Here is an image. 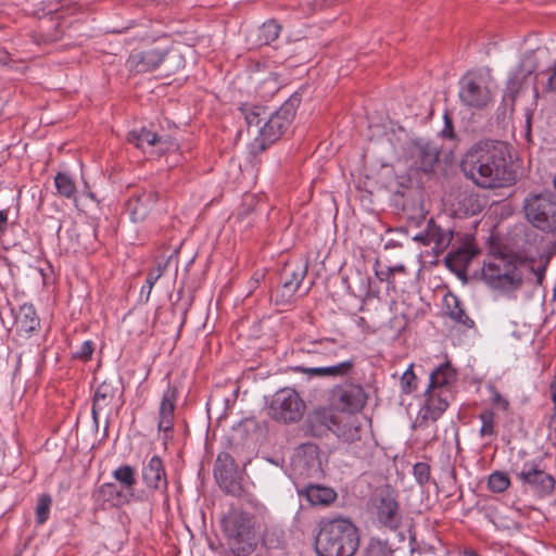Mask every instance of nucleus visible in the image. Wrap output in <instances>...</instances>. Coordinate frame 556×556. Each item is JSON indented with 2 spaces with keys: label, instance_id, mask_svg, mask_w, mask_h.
<instances>
[{
  "label": "nucleus",
  "instance_id": "obj_47",
  "mask_svg": "<svg viewBox=\"0 0 556 556\" xmlns=\"http://www.w3.org/2000/svg\"><path fill=\"white\" fill-rule=\"evenodd\" d=\"M258 108H255L254 110L245 114L247 123L250 126H260L262 123L266 125V117H261V113L258 112Z\"/></svg>",
  "mask_w": 556,
  "mask_h": 556
},
{
  "label": "nucleus",
  "instance_id": "obj_52",
  "mask_svg": "<svg viewBox=\"0 0 556 556\" xmlns=\"http://www.w3.org/2000/svg\"><path fill=\"white\" fill-rule=\"evenodd\" d=\"M442 135L448 138L453 137L452 122L447 116H445V128L442 130Z\"/></svg>",
  "mask_w": 556,
  "mask_h": 556
},
{
  "label": "nucleus",
  "instance_id": "obj_27",
  "mask_svg": "<svg viewBox=\"0 0 556 556\" xmlns=\"http://www.w3.org/2000/svg\"><path fill=\"white\" fill-rule=\"evenodd\" d=\"M456 379V371L450 365L445 363L434 369L429 379L428 388L437 390H448L447 387Z\"/></svg>",
  "mask_w": 556,
  "mask_h": 556
},
{
  "label": "nucleus",
  "instance_id": "obj_40",
  "mask_svg": "<svg viewBox=\"0 0 556 556\" xmlns=\"http://www.w3.org/2000/svg\"><path fill=\"white\" fill-rule=\"evenodd\" d=\"M539 76L545 77L546 83L543 87V91L553 92L556 91V64L540 73Z\"/></svg>",
  "mask_w": 556,
  "mask_h": 556
},
{
  "label": "nucleus",
  "instance_id": "obj_20",
  "mask_svg": "<svg viewBox=\"0 0 556 556\" xmlns=\"http://www.w3.org/2000/svg\"><path fill=\"white\" fill-rule=\"evenodd\" d=\"M305 270L302 267L294 269L290 264L286 263L283 268L280 269V298H286L283 302L280 301V305H291L293 303V295L299 289Z\"/></svg>",
  "mask_w": 556,
  "mask_h": 556
},
{
  "label": "nucleus",
  "instance_id": "obj_35",
  "mask_svg": "<svg viewBox=\"0 0 556 556\" xmlns=\"http://www.w3.org/2000/svg\"><path fill=\"white\" fill-rule=\"evenodd\" d=\"M51 503L52 500L48 494H43L39 497L36 506V522L38 525H42L48 520Z\"/></svg>",
  "mask_w": 556,
  "mask_h": 556
},
{
  "label": "nucleus",
  "instance_id": "obj_48",
  "mask_svg": "<svg viewBox=\"0 0 556 556\" xmlns=\"http://www.w3.org/2000/svg\"><path fill=\"white\" fill-rule=\"evenodd\" d=\"M167 265H168V261L159 263L155 268L149 270L147 276L154 277L155 281H157L165 273Z\"/></svg>",
  "mask_w": 556,
  "mask_h": 556
},
{
  "label": "nucleus",
  "instance_id": "obj_49",
  "mask_svg": "<svg viewBox=\"0 0 556 556\" xmlns=\"http://www.w3.org/2000/svg\"><path fill=\"white\" fill-rule=\"evenodd\" d=\"M266 414L273 419H278V405L275 399H271L270 403L265 406Z\"/></svg>",
  "mask_w": 556,
  "mask_h": 556
},
{
  "label": "nucleus",
  "instance_id": "obj_37",
  "mask_svg": "<svg viewBox=\"0 0 556 556\" xmlns=\"http://www.w3.org/2000/svg\"><path fill=\"white\" fill-rule=\"evenodd\" d=\"M460 203L465 207L464 213L466 215H476L482 210V205L480 204L478 198L472 194L463 195Z\"/></svg>",
  "mask_w": 556,
  "mask_h": 556
},
{
  "label": "nucleus",
  "instance_id": "obj_25",
  "mask_svg": "<svg viewBox=\"0 0 556 556\" xmlns=\"http://www.w3.org/2000/svg\"><path fill=\"white\" fill-rule=\"evenodd\" d=\"M354 367V361L348 359L337 365L327 367H296L295 369L308 376H330V377H344L350 374Z\"/></svg>",
  "mask_w": 556,
  "mask_h": 556
},
{
  "label": "nucleus",
  "instance_id": "obj_32",
  "mask_svg": "<svg viewBox=\"0 0 556 556\" xmlns=\"http://www.w3.org/2000/svg\"><path fill=\"white\" fill-rule=\"evenodd\" d=\"M54 185L58 193L67 199H73L76 194V185L70 175L58 173L54 178Z\"/></svg>",
  "mask_w": 556,
  "mask_h": 556
},
{
  "label": "nucleus",
  "instance_id": "obj_7",
  "mask_svg": "<svg viewBox=\"0 0 556 556\" xmlns=\"http://www.w3.org/2000/svg\"><path fill=\"white\" fill-rule=\"evenodd\" d=\"M370 511L375 520L384 528L396 530L402 523V513L394 491L379 489L370 500Z\"/></svg>",
  "mask_w": 556,
  "mask_h": 556
},
{
  "label": "nucleus",
  "instance_id": "obj_17",
  "mask_svg": "<svg viewBox=\"0 0 556 556\" xmlns=\"http://www.w3.org/2000/svg\"><path fill=\"white\" fill-rule=\"evenodd\" d=\"M142 480L150 490L167 492V478L162 459L154 455L142 467Z\"/></svg>",
  "mask_w": 556,
  "mask_h": 556
},
{
  "label": "nucleus",
  "instance_id": "obj_2",
  "mask_svg": "<svg viewBox=\"0 0 556 556\" xmlns=\"http://www.w3.org/2000/svg\"><path fill=\"white\" fill-rule=\"evenodd\" d=\"M538 68L534 54L527 53L519 65L513 71L506 84L504 101L509 102L510 111L515 110L516 101L528 94L529 103L525 106V137L531 139V125L533 113L538 106L539 89L534 85L533 73ZM538 78V76H535Z\"/></svg>",
  "mask_w": 556,
  "mask_h": 556
},
{
  "label": "nucleus",
  "instance_id": "obj_53",
  "mask_svg": "<svg viewBox=\"0 0 556 556\" xmlns=\"http://www.w3.org/2000/svg\"><path fill=\"white\" fill-rule=\"evenodd\" d=\"M532 269L535 274L536 282L541 285L544 279L545 265H542V266H539L538 268H532Z\"/></svg>",
  "mask_w": 556,
  "mask_h": 556
},
{
  "label": "nucleus",
  "instance_id": "obj_18",
  "mask_svg": "<svg viewBox=\"0 0 556 556\" xmlns=\"http://www.w3.org/2000/svg\"><path fill=\"white\" fill-rule=\"evenodd\" d=\"M304 409V402L294 390L280 389V419L285 422H296L302 418Z\"/></svg>",
  "mask_w": 556,
  "mask_h": 556
},
{
  "label": "nucleus",
  "instance_id": "obj_44",
  "mask_svg": "<svg viewBox=\"0 0 556 556\" xmlns=\"http://www.w3.org/2000/svg\"><path fill=\"white\" fill-rule=\"evenodd\" d=\"M93 353V343L91 341H85L78 348V350L74 353L75 357L80 358L83 361H88Z\"/></svg>",
  "mask_w": 556,
  "mask_h": 556
},
{
  "label": "nucleus",
  "instance_id": "obj_57",
  "mask_svg": "<svg viewBox=\"0 0 556 556\" xmlns=\"http://www.w3.org/2000/svg\"><path fill=\"white\" fill-rule=\"evenodd\" d=\"M553 185H554V188L556 189V176L554 177Z\"/></svg>",
  "mask_w": 556,
  "mask_h": 556
},
{
  "label": "nucleus",
  "instance_id": "obj_22",
  "mask_svg": "<svg viewBox=\"0 0 556 556\" xmlns=\"http://www.w3.org/2000/svg\"><path fill=\"white\" fill-rule=\"evenodd\" d=\"M478 254V250L471 243H464L455 251L445 256L446 266L458 277L465 276L466 270L472 258Z\"/></svg>",
  "mask_w": 556,
  "mask_h": 556
},
{
  "label": "nucleus",
  "instance_id": "obj_11",
  "mask_svg": "<svg viewBox=\"0 0 556 556\" xmlns=\"http://www.w3.org/2000/svg\"><path fill=\"white\" fill-rule=\"evenodd\" d=\"M412 165L425 173L432 172L439 160V149L430 141L418 139L409 149Z\"/></svg>",
  "mask_w": 556,
  "mask_h": 556
},
{
  "label": "nucleus",
  "instance_id": "obj_8",
  "mask_svg": "<svg viewBox=\"0 0 556 556\" xmlns=\"http://www.w3.org/2000/svg\"><path fill=\"white\" fill-rule=\"evenodd\" d=\"M514 472L523 485H528L539 496L549 495L555 488V479L535 462H527Z\"/></svg>",
  "mask_w": 556,
  "mask_h": 556
},
{
  "label": "nucleus",
  "instance_id": "obj_42",
  "mask_svg": "<svg viewBox=\"0 0 556 556\" xmlns=\"http://www.w3.org/2000/svg\"><path fill=\"white\" fill-rule=\"evenodd\" d=\"M176 149H177L176 142L174 140H172L169 137H166V138L157 137V141H156L154 150L159 154H164L166 152L174 151Z\"/></svg>",
  "mask_w": 556,
  "mask_h": 556
},
{
  "label": "nucleus",
  "instance_id": "obj_10",
  "mask_svg": "<svg viewBox=\"0 0 556 556\" xmlns=\"http://www.w3.org/2000/svg\"><path fill=\"white\" fill-rule=\"evenodd\" d=\"M292 462L295 469L307 477L317 476L323 471L319 450L314 443H304L296 447Z\"/></svg>",
  "mask_w": 556,
  "mask_h": 556
},
{
  "label": "nucleus",
  "instance_id": "obj_45",
  "mask_svg": "<svg viewBox=\"0 0 556 556\" xmlns=\"http://www.w3.org/2000/svg\"><path fill=\"white\" fill-rule=\"evenodd\" d=\"M549 391H551L552 401L554 403V409L548 419L547 426L549 429H553L556 431V378L551 383Z\"/></svg>",
  "mask_w": 556,
  "mask_h": 556
},
{
  "label": "nucleus",
  "instance_id": "obj_9",
  "mask_svg": "<svg viewBox=\"0 0 556 556\" xmlns=\"http://www.w3.org/2000/svg\"><path fill=\"white\" fill-rule=\"evenodd\" d=\"M252 527V519L249 514L240 510H232L223 519V529L227 536L247 544L241 548L242 554H248L252 551V543L250 542Z\"/></svg>",
  "mask_w": 556,
  "mask_h": 556
},
{
  "label": "nucleus",
  "instance_id": "obj_55",
  "mask_svg": "<svg viewBox=\"0 0 556 556\" xmlns=\"http://www.w3.org/2000/svg\"><path fill=\"white\" fill-rule=\"evenodd\" d=\"M328 342H330V341L329 340H321L319 342H315L314 344L315 345H323V344L328 343Z\"/></svg>",
  "mask_w": 556,
  "mask_h": 556
},
{
  "label": "nucleus",
  "instance_id": "obj_1",
  "mask_svg": "<svg viewBox=\"0 0 556 556\" xmlns=\"http://www.w3.org/2000/svg\"><path fill=\"white\" fill-rule=\"evenodd\" d=\"M464 175L483 189L509 186L515 180L509 146L504 141H479L464 154Z\"/></svg>",
  "mask_w": 556,
  "mask_h": 556
},
{
  "label": "nucleus",
  "instance_id": "obj_30",
  "mask_svg": "<svg viewBox=\"0 0 556 556\" xmlns=\"http://www.w3.org/2000/svg\"><path fill=\"white\" fill-rule=\"evenodd\" d=\"M112 477L123 489L134 492V488L136 485V470L130 465H122L115 468L112 472Z\"/></svg>",
  "mask_w": 556,
  "mask_h": 556
},
{
  "label": "nucleus",
  "instance_id": "obj_28",
  "mask_svg": "<svg viewBox=\"0 0 556 556\" xmlns=\"http://www.w3.org/2000/svg\"><path fill=\"white\" fill-rule=\"evenodd\" d=\"M127 141L138 149H141L143 152H148L154 150L157 141V135L146 127H141L139 129L130 130L127 135Z\"/></svg>",
  "mask_w": 556,
  "mask_h": 556
},
{
  "label": "nucleus",
  "instance_id": "obj_41",
  "mask_svg": "<svg viewBox=\"0 0 556 556\" xmlns=\"http://www.w3.org/2000/svg\"><path fill=\"white\" fill-rule=\"evenodd\" d=\"M413 473L419 484H425L430 478V467L426 463H417L413 468Z\"/></svg>",
  "mask_w": 556,
  "mask_h": 556
},
{
  "label": "nucleus",
  "instance_id": "obj_54",
  "mask_svg": "<svg viewBox=\"0 0 556 556\" xmlns=\"http://www.w3.org/2000/svg\"><path fill=\"white\" fill-rule=\"evenodd\" d=\"M8 224V213L0 211V232L4 231Z\"/></svg>",
  "mask_w": 556,
  "mask_h": 556
},
{
  "label": "nucleus",
  "instance_id": "obj_46",
  "mask_svg": "<svg viewBox=\"0 0 556 556\" xmlns=\"http://www.w3.org/2000/svg\"><path fill=\"white\" fill-rule=\"evenodd\" d=\"M156 283L154 277L147 276L146 283L142 286L140 290V300L147 303L150 299L152 289L154 285Z\"/></svg>",
  "mask_w": 556,
  "mask_h": 556
},
{
  "label": "nucleus",
  "instance_id": "obj_43",
  "mask_svg": "<svg viewBox=\"0 0 556 556\" xmlns=\"http://www.w3.org/2000/svg\"><path fill=\"white\" fill-rule=\"evenodd\" d=\"M396 273H405V267L403 265L389 267L387 271L377 273V276L381 281L387 280L389 283H394V275Z\"/></svg>",
  "mask_w": 556,
  "mask_h": 556
},
{
  "label": "nucleus",
  "instance_id": "obj_58",
  "mask_svg": "<svg viewBox=\"0 0 556 556\" xmlns=\"http://www.w3.org/2000/svg\"><path fill=\"white\" fill-rule=\"evenodd\" d=\"M269 463H271L273 465H276V462H274L273 459H267Z\"/></svg>",
  "mask_w": 556,
  "mask_h": 556
},
{
  "label": "nucleus",
  "instance_id": "obj_23",
  "mask_svg": "<svg viewBox=\"0 0 556 556\" xmlns=\"http://www.w3.org/2000/svg\"><path fill=\"white\" fill-rule=\"evenodd\" d=\"M117 387L114 386L111 381H103L97 387L92 403V417L96 422L98 421L99 415L101 413L111 408V404L115 397Z\"/></svg>",
  "mask_w": 556,
  "mask_h": 556
},
{
  "label": "nucleus",
  "instance_id": "obj_36",
  "mask_svg": "<svg viewBox=\"0 0 556 556\" xmlns=\"http://www.w3.org/2000/svg\"><path fill=\"white\" fill-rule=\"evenodd\" d=\"M448 315L453 320L468 328L473 326V320L469 318L465 311L459 306L457 299H454V307L450 309Z\"/></svg>",
  "mask_w": 556,
  "mask_h": 556
},
{
  "label": "nucleus",
  "instance_id": "obj_51",
  "mask_svg": "<svg viewBox=\"0 0 556 556\" xmlns=\"http://www.w3.org/2000/svg\"><path fill=\"white\" fill-rule=\"evenodd\" d=\"M264 29L269 33L273 40L278 37V24L275 22L265 24Z\"/></svg>",
  "mask_w": 556,
  "mask_h": 556
},
{
  "label": "nucleus",
  "instance_id": "obj_34",
  "mask_svg": "<svg viewBox=\"0 0 556 556\" xmlns=\"http://www.w3.org/2000/svg\"><path fill=\"white\" fill-rule=\"evenodd\" d=\"M510 484V480L505 472L495 471L490 475L488 485L493 492H504Z\"/></svg>",
  "mask_w": 556,
  "mask_h": 556
},
{
  "label": "nucleus",
  "instance_id": "obj_12",
  "mask_svg": "<svg viewBox=\"0 0 556 556\" xmlns=\"http://www.w3.org/2000/svg\"><path fill=\"white\" fill-rule=\"evenodd\" d=\"M166 51L150 49L147 51L134 52L126 61V67L135 74L148 73L156 70L164 61Z\"/></svg>",
  "mask_w": 556,
  "mask_h": 556
},
{
  "label": "nucleus",
  "instance_id": "obj_19",
  "mask_svg": "<svg viewBox=\"0 0 556 556\" xmlns=\"http://www.w3.org/2000/svg\"><path fill=\"white\" fill-rule=\"evenodd\" d=\"M178 397V390L176 387L168 384L163 392L160 407H159V422L157 428L160 431L168 432L174 427L175 406Z\"/></svg>",
  "mask_w": 556,
  "mask_h": 556
},
{
  "label": "nucleus",
  "instance_id": "obj_50",
  "mask_svg": "<svg viewBox=\"0 0 556 556\" xmlns=\"http://www.w3.org/2000/svg\"><path fill=\"white\" fill-rule=\"evenodd\" d=\"M492 400L494 404L501 406L503 409L508 408V401L505 397H503L498 392H494Z\"/></svg>",
  "mask_w": 556,
  "mask_h": 556
},
{
  "label": "nucleus",
  "instance_id": "obj_39",
  "mask_svg": "<svg viewBox=\"0 0 556 556\" xmlns=\"http://www.w3.org/2000/svg\"><path fill=\"white\" fill-rule=\"evenodd\" d=\"M416 375L413 371V365H410L407 370L402 375L401 378V389L404 393L408 394L413 390L416 389Z\"/></svg>",
  "mask_w": 556,
  "mask_h": 556
},
{
  "label": "nucleus",
  "instance_id": "obj_14",
  "mask_svg": "<svg viewBox=\"0 0 556 556\" xmlns=\"http://www.w3.org/2000/svg\"><path fill=\"white\" fill-rule=\"evenodd\" d=\"M94 496L98 502L110 507H123L139 498L135 495V492L127 491L115 482L101 484L97 489Z\"/></svg>",
  "mask_w": 556,
  "mask_h": 556
},
{
  "label": "nucleus",
  "instance_id": "obj_26",
  "mask_svg": "<svg viewBox=\"0 0 556 556\" xmlns=\"http://www.w3.org/2000/svg\"><path fill=\"white\" fill-rule=\"evenodd\" d=\"M16 329L26 334L34 332L39 327V318L31 304L22 305L15 315Z\"/></svg>",
  "mask_w": 556,
  "mask_h": 556
},
{
  "label": "nucleus",
  "instance_id": "obj_16",
  "mask_svg": "<svg viewBox=\"0 0 556 556\" xmlns=\"http://www.w3.org/2000/svg\"><path fill=\"white\" fill-rule=\"evenodd\" d=\"M334 396L338 407L349 413L361 410L367 402V394L359 384H348L338 388L334 392Z\"/></svg>",
  "mask_w": 556,
  "mask_h": 556
},
{
  "label": "nucleus",
  "instance_id": "obj_38",
  "mask_svg": "<svg viewBox=\"0 0 556 556\" xmlns=\"http://www.w3.org/2000/svg\"><path fill=\"white\" fill-rule=\"evenodd\" d=\"M480 419L482 421V426L480 429V434L482 437L492 435L494 434V415L492 412H482L480 414Z\"/></svg>",
  "mask_w": 556,
  "mask_h": 556
},
{
  "label": "nucleus",
  "instance_id": "obj_13",
  "mask_svg": "<svg viewBox=\"0 0 556 556\" xmlns=\"http://www.w3.org/2000/svg\"><path fill=\"white\" fill-rule=\"evenodd\" d=\"M215 478L220 488L227 493L238 496L242 493V486L237 478V469L235 462L228 455L224 459L218 456L215 467Z\"/></svg>",
  "mask_w": 556,
  "mask_h": 556
},
{
  "label": "nucleus",
  "instance_id": "obj_3",
  "mask_svg": "<svg viewBox=\"0 0 556 556\" xmlns=\"http://www.w3.org/2000/svg\"><path fill=\"white\" fill-rule=\"evenodd\" d=\"M315 545L319 556H354L359 545L358 530L348 518L321 520Z\"/></svg>",
  "mask_w": 556,
  "mask_h": 556
},
{
  "label": "nucleus",
  "instance_id": "obj_4",
  "mask_svg": "<svg viewBox=\"0 0 556 556\" xmlns=\"http://www.w3.org/2000/svg\"><path fill=\"white\" fill-rule=\"evenodd\" d=\"M459 100L468 108H485L493 98V77L489 70L468 72L459 81Z\"/></svg>",
  "mask_w": 556,
  "mask_h": 556
},
{
  "label": "nucleus",
  "instance_id": "obj_5",
  "mask_svg": "<svg viewBox=\"0 0 556 556\" xmlns=\"http://www.w3.org/2000/svg\"><path fill=\"white\" fill-rule=\"evenodd\" d=\"M522 271L519 265L505 257H495L482 267L483 281L494 290L513 292L522 285Z\"/></svg>",
  "mask_w": 556,
  "mask_h": 556
},
{
  "label": "nucleus",
  "instance_id": "obj_24",
  "mask_svg": "<svg viewBox=\"0 0 556 556\" xmlns=\"http://www.w3.org/2000/svg\"><path fill=\"white\" fill-rule=\"evenodd\" d=\"M313 506H329L337 500V492L321 484H309L300 491Z\"/></svg>",
  "mask_w": 556,
  "mask_h": 556
},
{
  "label": "nucleus",
  "instance_id": "obj_21",
  "mask_svg": "<svg viewBox=\"0 0 556 556\" xmlns=\"http://www.w3.org/2000/svg\"><path fill=\"white\" fill-rule=\"evenodd\" d=\"M426 403L421 409L422 418L435 421L448 407V390H437L428 388L426 390Z\"/></svg>",
  "mask_w": 556,
  "mask_h": 556
},
{
  "label": "nucleus",
  "instance_id": "obj_56",
  "mask_svg": "<svg viewBox=\"0 0 556 556\" xmlns=\"http://www.w3.org/2000/svg\"><path fill=\"white\" fill-rule=\"evenodd\" d=\"M264 543H265V544H270L271 542H270L267 538H265V539H264Z\"/></svg>",
  "mask_w": 556,
  "mask_h": 556
},
{
  "label": "nucleus",
  "instance_id": "obj_29",
  "mask_svg": "<svg viewBox=\"0 0 556 556\" xmlns=\"http://www.w3.org/2000/svg\"><path fill=\"white\" fill-rule=\"evenodd\" d=\"M300 103L301 94L294 92L280 106V136L282 135L285 125L288 126L294 121Z\"/></svg>",
  "mask_w": 556,
  "mask_h": 556
},
{
  "label": "nucleus",
  "instance_id": "obj_33",
  "mask_svg": "<svg viewBox=\"0 0 556 556\" xmlns=\"http://www.w3.org/2000/svg\"><path fill=\"white\" fill-rule=\"evenodd\" d=\"M393 552L387 541L371 539L365 547L363 556H393Z\"/></svg>",
  "mask_w": 556,
  "mask_h": 556
},
{
  "label": "nucleus",
  "instance_id": "obj_31",
  "mask_svg": "<svg viewBox=\"0 0 556 556\" xmlns=\"http://www.w3.org/2000/svg\"><path fill=\"white\" fill-rule=\"evenodd\" d=\"M416 240H421L425 244H430L431 242L434 243V249L442 250L447 247L450 242V237L447 233H445L443 230H441L435 225H430L428 227V232L426 235V238L422 236H416Z\"/></svg>",
  "mask_w": 556,
  "mask_h": 556
},
{
  "label": "nucleus",
  "instance_id": "obj_6",
  "mask_svg": "<svg viewBox=\"0 0 556 556\" xmlns=\"http://www.w3.org/2000/svg\"><path fill=\"white\" fill-rule=\"evenodd\" d=\"M527 220L545 232H556V195L552 192L528 194L522 203Z\"/></svg>",
  "mask_w": 556,
  "mask_h": 556
},
{
  "label": "nucleus",
  "instance_id": "obj_15",
  "mask_svg": "<svg viewBox=\"0 0 556 556\" xmlns=\"http://www.w3.org/2000/svg\"><path fill=\"white\" fill-rule=\"evenodd\" d=\"M157 201V193L153 190H137L127 202V212L132 222H143Z\"/></svg>",
  "mask_w": 556,
  "mask_h": 556
}]
</instances>
